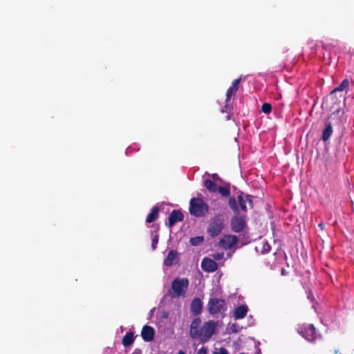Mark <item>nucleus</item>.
Returning <instances> with one entry per match:
<instances>
[{"label":"nucleus","instance_id":"nucleus-1","mask_svg":"<svg viewBox=\"0 0 354 354\" xmlns=\"http://www.w3.org/2000/svg\"><path fill=\"white\" fill-rule=\"evenodd\" d=\"M201 319L196 317L193 319L190 325L189 335L193 339H198L201 342L205 343L209 340L216 331V322L209 320L201 326Z\"/></svg>","mask_w":354,"mask_h":354},{"label":"nucleus","instance_id":"nucleus-2","mask_svg":"<svg viewBox=\"0 0 354 354\" xmlns=\"http://www.w3.org/2000/svg\"><path fill=\"white\" fill-rule=\"evenodd\" d=\"M209 205L201 198L194 197L189 201V211L195 217H203L208 212Z\"/></svg>","mask_w":354,"mask_h":354},{"label":"nucleus","instance_id":"nucleus-3","mask_svg":"<svg viewBox=\"0 0 354 354\" xmlns=\"http://www.w3.org/2000/svg\"><path fill=\"white\" fill-rule=\"evenodd\" d=\"M189 281L187 278H176L171 283V290L174 296L177 297H185L189 287Z\"/></svg>","mask_w":354,"mask_h":354},{"label":"nucleus","instance_id":"nucleus-4","mask_svg":"<svg viewBox=\"0 0 354 354\" xmlns=\"http://www.w3.org/2000/svg\"><path fill=\"white\" fill-rule=\"evenodd\" d=\"M209 314L214 315L225 312L227 307L224 299L212 298L209 300L207 306Z\"/></svg>","mask_w":354,"mask_h":354},{"label":"nucleus","instance_id":"nucleus-5","mask_svg":"<svg viewBox=\"0 0 354 354\" xmlns=\"http://www.w3.org/2000/svg\"><path fill=\"white\" fill-rule=\"evenodd\" d=\"M223 228V220L220 216H215L210 221L207 232L211 237L217 236Z\"/></svg>","mask_w":354,"mask_h":354},{"label":"nucleus","instance_id":"nucleus-6","mask_svg":"<svg viewBox=\"0 0 354 354\" xmlns=\"http://www.w3.org/2000/svg\"><path fill=\"white\" fill-rule=\"evenodd\" d=\"M298 332L310 342H313L319 337V335L316 333L315 328L313 324H308L305 326L304 328H299Z\"/></svg>","mask_w":354,"mask_h":354},{"label":"nucleus","instance_id":"nucleus-7","mask_svg":"<svg viewBox=\"0 0 354 354\" xmlns=\"http://www.w3.org/2000/svg\"><path fill=\"white\" fill-rule=\"evenodd\" d=\"M252 196L245 194L243 192H241L238 196H237V201L239 205V207L241 209L246 212L248 210V208L252 209L253 208V201H252Z\"/></svg>","mask_w":354,"mask_h":354},{"label":"nucleus","instance_id":"nucleus-8","mask_svg":"<svg viewBox=\"0 0 354 354\" xmlns=\"http://www.w3.org/2000/svg\"><path fill=\"white\" fill-rule=\"evenodd\" d=\"M238 243V238L235 235L227 234L221 238L218 245L225 250L231 249Z\"/></svg>","mask_w":354,"mask_h":354},{"label":"nucleus","instance_id":"nucleus-9","mask_svg":"<svg viewBox=\"0 0 354 354\" xmlns=\"http://www.w3.org/2000/svg\"><path fill=\"white\" fill-rule=\"evenodd\" d=\"M246 226L245 219L242 216H234L231 221L232 230L234 232H242Z\"/></svg>","mask_w":354,"mask_h":354},{"label":"nucleus","instance_id":"nucleus-10","mask_svg":"<svg viewBox=\"0 0 354 354\" xmlns=\"http://www.w3.org/2000/svg\"><path fill=\"white\" fill-rule=\"evenodd\" d=\"M184 215L179 209H173L168 217V225L172 227L176 223L183 221Z\"/></svg>","mask_w":354,"mask_h":354},{"label":"nucleus","instance_id":"nucleus-11","mask_svg":"<svg viewBox=\"0 0 354 354\" xmlns=\"http://www.w3.org/2000/svg\"><path fill=\"white\" fill-rule=\"evenodd\" d=\"M201 268L204 271L212 272L217 270V263L207 257L204 258L201 262Z\"/></svg>","mask_w":354,"mask_h":354},{"label":"nucleus","instance_id":"nucleus-12","mask_svg":"<svg viewBox=\"0 0 354 354\" xmlns=\"http://www.w3.org/2000/svg\"><path fill=\"white\" fill-rule=\"evenodd\" d=\"M179 261V254L175 250H171L167 257L164 259V266L167 267H171L175 263H177Z\"/></svg>","mask_w":354,"mask_h":354},{"label":"nucleus","instance_id":"nucleus-13","mask_svg":"<svg viewBox=\"0 0 354 354\" xmlns=\"http://www.w3.org/2000/svg\"><path fill=\"white\" fill-rule=\"evenodd\" d=\"M141 336L145 342L152 341L155 336L154 328L150 326L145 325L142 328Z\"/></svg>","mask_w":354,"mask_h":354},{"label":"nucleus","instance_id":"nucleus-14","mask_svg":"<svg viewBox=\"0 0 354 354\" xmlns=\"http://www.w3.org/2000/svg\"><path fill=\"white\" fill-rule=\"evenodd\" d=\"M202 309L203 303L201 300L198 297L194 298L190 304V313L194 316H198L201 313Z\"/></svg>","mask_w":354,"mask_h":354},{"label":"nucleus","instance_id":"nucleus-15","mask_svg":"<svg viewBox=\"0 0 354 354\" xmlns=\"http://www.w3.org/2000/svg\"><path fill=\"white\" fill-rule=\"evenodd\" d=\"M241 79V77L236 79L233 81L232 85L227 90L226 92V102L230 100V97L232 95H234L239 89V84L240 83Z\"/></svg>","mask_w":354,"mask_h":354},{"label":"nucleus","instance_id":"nucleus-16","mask_svg":"<svg viewBox=\"0 0 354 354\" xmlns=\"http://www.w3.org/2000/svg\"><path fill=\"white\" fill-rule=\"evenodd\" d=\"M248 311V308L246 305L238 306L234 310V317L235 319H241L246 316Z\"/></svg>","mask_w":354,"mask_h":354},{"label":"nucleus","instance_id":"nucleus-17","mask_svg":"<svg viewBox=\"0 0 354 354\" xmlns=\"http://www.w3.org/2000/svg\"><path fill=\"white\" fill-rule=\"evenodd\" d=\"M159 207L158 206H154L151 209V212L147 215L146 218V222L148 223H151L154 222L159 216Z\"/></svg>","mask_w":354,"mask_h":354},{"label":"nucleus","instance_id":"nucleus-18","mask_svg":"<svg viewBox=\"0 0 354 354\" xmlns=\"http://www.w3.org/2000/svg\"><path fill=\"white\" fill-rule=\"evenodd\" d=\"M135 340L134 333L133 332H128L122 339V344L124 347L131 346Z\"/></svg>","mask_w":354,"mask_h":354},{"label":"nucleus","instance_id":"nucleus-19","mask_svg":"<svg viewBox=\"0 0 354 354\" xmlns=\"http://www.w3.org/2000/svg\"><path fill=\"white\" fill-rule=\"evenodd\" d=\"M204 186L208 189L210 192H217L218 187L216 183L211 180L206 179L204 180Z\"/></svg>","mask_w":354,"mask_h":354},{"label":"nucleus","instance_id":"nucleus-20","mask_svg":"<svg viewBox=\"0 0 354 354\" xmlns=\"http://www.w3.org/2000/svg\"><path fill=\"white\" fill-rule=\"evenodd\" d=\"M259 248H260L261 252L263 254L268 253L271 250L270 244L265 241L259 243V245L256 247V249L258 250Z\"/></svg>","mask_w":354,"mask_h":354},{"label":"nucleus","instance_id":"nucleus-21","mask_svg":"<svg viewBox=\"0 0 354 354\" xmlns=\"http://www.w3.org/2000/svg\"><path fill=\"white\" fill-rule=\"evenodd\" d=\"M333 132V129L330 124H328L324 129L322 134V139L324 141H326L329 139Z\"/></svg>","mask_w":354,"mask_h":354},{"label":"nucleus","instance_id":"nucleus-22","mask_svg":"<svg viewBox=\"0 0 354 354\" xmlns=\"http://www.w3.org/2000/svg\"><path fill=\"white\" fill-rule=\"evenodd\" d=\"M229 206L234 212H239V207L237 205L236 200L234 197H230L228 201Z\"/></svg>","mask_w":354,"mask_h":354},{"label":"nucleus","instance_id":"nucleus-23","mask_svg":"<svg viewBox=\"0 0 354 354\" xmlns=\"http://www.w3.org/2000/svg\"><path fill=\"white\" fill-rule=\"evenodd\" d=\"M348 84H349L348 80H344L338 87H337L333 91H331L330 96L332 97L333 95L337 91H343L344 88H346L348 86Z\"/></svg>","mask_w":354,"mask_h":354},{"label":"nucleus","instance_id":"nucleus-24","mask_svg":"<svg viewBox=\"0 0 354 354\" xmlns=\"http://www.w3.org/2000/svg\"><path fill=\"white\" fill-rule=\"evenodd\" d=\"M204 240L203 236H198L195 237H192L189 240V243L192 245L196 246L201 244Z\"/></svg>","mask_w":354,"mask_h":354},{"label":"nucleus","instance_id":"nucleus-25","mask_svg":"<svg viewBox=\"0 0 354 354\" xmlns=\"http://www.w3.org/2000/svg\"><path fill=\"white\" fill-rule=\"evenodd\" d=\"M217 191L219 192V194L221 196H225V197L228 196L230 194L229 187H222V186L218 187L217 189Z\"/></svg>","mask_w":354,"mask_h":354},{"label":"nucleus","instance_id":"nucleus-26","mask_svg":"<svg viewBox=\"0 0 354 354\" xmlns=\"http://www.w3.org/2000/svg\"><path fill=\"white\" fill-rule=\"evenodd\" d=\"M261 111L266 114H269L272 111V106L270 103H263L261 106Z\"/></svg>","mask_w":354,"mask_h":354},{"label":"nucleus","instance_id":"nucleus-27","mask_svg":"<svg viewBox=\"0 0 354 354\" xmlns=\"http://www.w3.org/2000/svg\"><path fill=\"white\" fill-rule=\"evenodd\" d=\"M159 236L158 234L153 235L151 240V248L154 250L157 248V244L158 243Z\"/></svg>","mask_w":354,"mask_h":354},{"label":"nucleus","instance_id":"nucleus-28","mask_svg":"<svg viewBox=\"0 0 354 354\" xmlns=\"http://www.w3.org/2000/svg\"><path fill=\"white\" fill-rule=\"evenodd\" d=\"M196 354H207V348L203 346L198 350Z\"/></svg>","mask_w":354,"mask_h":354},{"label":"nucleus","instance_id":"nucleus-29","mask_svg":"<svg viewBox=\"0 0 354 354\" xmlns=\"http://www.w3.org/2000/svg\"><path fill=\"white\" fill-rule=\"evenodd\" d=\"M214 354H229V353L227 351V349L223 348V347H221L219 349V352L218 353H217V352H214Z\"/></svg>","mask_w":354,"mask_h":354},{"label":"nucleus","instance_id":"nucleus-30","mask_svg":"<svg viewBox=\"0 0 354 354\" xmlns=\"http://www.w3.org/2000/svg\"><path fill=\"white\" fill-rule=\"evenodd\" d=\"M212 179H213V181H218V180H221V178L220 177L218 176V175L217 174H213L212 175Z\"/></svg>","mask_w":354,"mask_h":354},{"label":"nucleus","instance_id":"nucleus-31","mask_svg":"<svg viewBox=\"0 0 354 354\" xmlns=\"http://www.w3.org/2000/svg\"><path fill=\"white\" fill-rule=\"evenodd\" d=\"M222 257H223V254H218V253L214 256V257L216 259H221Z\"/></svg>","mask_w":354,"mask_h":354},{"label":"nucleus","instance_id":"nucleus-32","mask_svg":"<svg viewBox=\"0 0 354 354\" xmlns=\"http://www.w3.org/2000/svg\"><path fill=\"white\" fill-rule=\"evenodd\" d=\"M281 274H282L283 275H286V270H285L284 268H283V269L281 270Z\"/></svg>","mask_w":354,"mask_h":354},{"label":"nucleus","instance_id":"nucleus-33","mask_svg":"<svg viewBox=\"0 0 354 354\" xmlns=\"http://www.w3.org/2000/svg\"><path fill=\"white\" fill-rule=\"evenodd\" d=\"M176 354H185V353L183 351H179Z\"/></svg>","mask_w":354,"mask_h":354},{"label":"nucleus","instance_id":"nucleus-34","mask_svg":"<svg viewBox=\"0 0 354 354\" xmlns=\"http://www.w3.org/2000/svg\"><path fill=\"white\" fill-rule=\"evenodd\" d=\"M319 227H321V229H322V230H323V229H324V225H323V224H322V223H320V224L319 225Z\"/></svg>","mask_w":354,"mask_h":354},{"label":"nucleus","instance_id":"nucleus-35","mask_svg":"<svg viewBox=\"0 0 354 354\" xmlns=\"http://www.w3.org/2000/svg\"><path fill=\"white\" fill-rule=\"evenodd\" d=\"M335 353L336 354H338V353H339V351L336 350V351H335Z\"/></svg>","mask_w":354,"mask_h":354},{"label":"nucleus","instance_id":"nucleus-36","mask_svg":"<svg viewBox=\"0 0 354 354\" xmlns=\"http://www.w3.org/2000/svg\"><path fill=\"white\" fill-rule=\"evenodd\" d=\"M239 354H245V353H239Z\"/></svg>","mask_w":354,"mask_h":354},{"label":"nucleus","instance_id":"nucleus-37","mask_svg":"<svg viewBox=\"0 0 354 354\" xmlns=\"http://www.w3.org/2000/svg\"><path fill=\"white\" fill-rule=\"evenodd\" d=\"M213 354H214V353Z\"/></svg>","mask_w":354,"mask_h":354}]
</instances>
